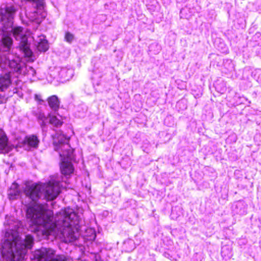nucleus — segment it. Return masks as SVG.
Wrapping results in <instances>:
<instances>
[{
    "instance_id": "2",
    "label": "nucleus",
    "mask_w": 261,
    "mask_h": 261,
    "mask_svg": "<svg viewBox=\"0 0 261 261\" xmlns=\"http://www.w3.org/2000/svg\"><path fill=\"white\" fill-rule=\"evenodd\" d=\"M20 240L17 238L12 240L7 239L3 243V252L10 254L12 261H21L24 256V249H20Z\"/></svg>"
},
{
    "instance_id": "3",
    "label": "nucleus",
    "mask_w": 261,
    "mask_h": 261,
    "mask_svg": "<svg viewBox=\"0 0 261 261\" xmlns=\"http://www.w3.org/2000/svg\"><path fill=\"white\" fill-rule=\"evenodd\" d=\"M60 182L51 179L48 182L42 184V191L44 198L47 201L55 200L61 193Z\"/></svg>"
},
{
    "instance_id": "14",
    "label": "nucleus",
    "mask_w": 261,
    "mask_h": 261,
    "mask_svg": "<svg viewBox=\"0 0 261 261\" xmlns=\"http://www.w3.org/2000/svg\"><path fill=\"white\" fill-rule=\"evenodd\" d=\"M19 48L24 54L25 57L31 58L33 56V53L30 48L27 36H24L22 40L20 41Z\"/></svg>"
},
{
    "instance_id": "23",
    "label": "nucleus",
    "mask_w": 261,
    "mask_h": 261,
    "mask_svg": "<svg viewBox=\"0 0 261 261\" xmlns=\"http://www.w3.org/2000/svg\"><path fill=\"white\" fill-rule=\"evenodd\" d=\"M55 261H68L67 259L63 255L58 254V256L56 257Z\"/></svg>"
},
{
    "instance_id": "17",
    "label": "nucleus",
    "mask_w": 261,
    "mask_h": 261,
    "mask_svg": "<svg viewBox=\"0 0 261 261\" xmlns=\"http://www.w3.org/2000/svg\"><path fill=\"white\" fill-rule=\"evenodd\" d=\"M2 45L6 51H9L13 44L12 39L9 36L5 35L2 38Z\"/></svg>"
},
{
    "instance_id": "15",
    "label": "nucleus",
    "mask_w": 261,
    "mask_h": 261,
    "mask_svg": "<svg viewBox=\"0 0 261 261\" xmlns=\"http://www.w3.org/2000/svg\"><path fill=\"white\" fill-rule=\"evenodd\" d=\"M33 237L31 234H27L25 236V239L24 240V243L22 244L21 241L20 240V245H19V246H20V249H31L33 246Z\"/></svg>"
},
{
    "instance_id": "19",
    "label": "nucleus",
    "mask_w": 261,
    "mask_h": 261,
    "mask_svg": "<svg viewBox=\"0 0 261 261\" xmlns=\"http://www.w3.org/2000/svg\"><path fill=\"white\" fill-rule=\"evenodd\" d=\"M23 29L21 27H16L13 29L12 33L13 36L16 40H20V41L22 40V38L26 35L23 33Z\"/></svg>"
},
{
    "instance_id": "6",
    "label": "nucleus",
    "mask_w": 261,
    "mask_h": 261,
    "mask_svg": "<svg viewBox=\"0 0 261 261\" xmlns=\"http://www.w3.org/2000/svg\"><path fill=\"white\" fill-rule=\"evenodd\" d=\"M42 184H33L26 186L24 189L25 195L33 201L38 200L43 193Z\"/></svg>"
},
{
    "instance_id": "4",
    "label": "nucleus",
    "mask_w": 261,
    "mask_h": 261,
    "mask_svg": "<svg viewBox=\"0 0 261 261\" xmlns=\"http://www.w3.org/2000/svg\"><path fill=\"white\" fill-rule=\"evenodd\" d=\"M58 256L56 250L51 248L41 247L35 251V261H55Z\"/></svg>"
},
{
    "instance_id": "11",
    "label": "nucleus",
    "mask_w": 261,
    "mask_h": 261,
    "mask_svg": "<svg viewBox=\"0 0 261 261\" xmlns=\"http://www.w3.org/2000/svg\"><path fill=\"white\" fill-rule=\"evenodd\" d=\"M53 145L55 149H59L60 147H62L64 144H67L69 143L70 137H67L63 134H56L53 136Z\"/></svg>"
},
{
    "instance_id": "7",
    "label": "nucleus",
    "mask_w": 261,
    "mask_h": 261,
    "mask_svg": "<svg viewBox=\"0 0 261 261\" xmlns=\"http://www.w3.org/2000/svg\"><path fill=\"white\" fill-rule=\"evenodd\" d=\"M65 220H63L64 228L62 230V234L66 240V242H72L77 239L74 231L72 229L71 225L68 222H66V219H69V215L65 212Z\"/></svg>"
},
{
    "instance_id": "1",
    "label": "nucleus",
    "mask_w": 261,
    "mask_h": 261,
    "mask_svg": "<svg viewBox=\"0 0 261 261\" xmlns=\"http://www.w3.org/2000/svg\"><path fill=\"white\" fill-rule=\"evenodd\" d=\"M47 207V204H36L29 206L25 212L26 218L31 223L30 227L35 226L32 231L44 238L55 231L57 226L53 220V212Z\"/></svg>"
},
{
    "instance_id": "8",
    "label": "nucleus",
    "mask_w": 261,
    "mask_h": 261,
    "mask_svg": "<svg viewBox=\"0 0 261 261\" xmlns=\"http://www.w3.org/2000/svg\"><path fill=\"white\" fill-rule=\"evenodd\" d=\"M40 140L36 135H29L25 136L24 139L20 142V145L27 148L36 149L38 147Z\"/></svg>"
},
{
    "instance_id": "21",
    "label": "nucleus",
    "mask_w": 261,
    "mask_h": 261,
    "mask_svg": "<svg viewBox=\"0 0 261 261\" xmlns=\"http://www.w3.org/2000/svg\"><path fill=\"white\" fill-rule=\"evenodd\" d=\"M15 189H13L11 188L9 190L8 195L10 198H14L15 196L18 195L19 194V190L16 186H15Z\"/></svg>"
},
{
    "instance_id": "18",
    "label": "nucleus",
    "mask_w": 261,
    "mask_h": 261,
    "mask_svg": "<svg viewBox=\"0 0 261 261\" xmlns=\"http://www.w3.org/2000/svg\"><path fill=\"white\" fill-rule=\"evenodd\" d=\"M36 47L38 51L45 52L49 48L47 40L45 38H40L36 45Z\"/></svg>"
},
{
    "instance_id": "10",
    "label": "nucleus",
    "mask_w": 261,
    "mask_h": 261,
    "mask_svg": "<svg viewBox=\"0 0 261 261\" xmlns=\"http://www.w3.org/2000/svg\"><path fill=\"white\" fill-rule=\"evenodd\" d=\"M55 150L59 152L61 160H72L74 158V149L70 147L69 143L60 147L59 149Z\"/></svg>"
},
{
    "instance_id": "16",
    "label": "nucleus",
    "mask_w": 261,
    "mask_h": 261,
    "mask_svg": "<svg viewBox=\"0 0 261 261\" xmlns=\"http://www.w3.org/2000/svg\"><path fill=\"white\" fill-rule=\"evenodd\" d=\"M49 106L53 110L57 111L60 106V101L58 97L56 95H52L47 99Z\"/></svg>"
},
{
    "instance_id": "22",
    "label": "nucleus",
    "mask_w": 261,
    "mask_h": 261,
    "mask_svg": "<svg viewBox=\"0 0 261 261\" xmlns=\"http://www.w3.org/2000/svg\"><path fill=\"white\" fill-rule=\"evenodd\" d=\"M64 38L66 41L71 43L74 39V35L69 32H66Z\"/></svg>"
},
{
    "instance_id": "5",
    "label": "nucleus",
    "mask_w": 261,
    "mask_h": 261,
    "mask_svg": "<svg viewBox=\"0 0 261 261\" xmlns=\"http://www.w3.org/2000/svg\"><path fill=\"white\" fill-rule=\"evenodd\" d=\"M16 11L17 9L12 5L7 6L4 9H1V21L5 29L12 25V20Z\"/></svg>"
},
{
    "instance_id": "20",
    "label": "nucleus",
    "mask_w": 261,
    "mask_h": 261,
    "mask_svg": "<svg viewBox=\"0 0 261 261\" xmlns=\"http://www.w3.org/2000/svg\"><path fill=\"white\" fill-rule=\"evenodd\" d=\"M49 123L56 127L61 126L63 123L62 120L58 119L55 116H51L50 117Z\"/></svg>"
},
{
    "instance_id": "13",
    "label": "nucleus",
    "mask_w": 261,
    "mask_h": 261,
    "mask_svg": "<svg viewBox=\"0 0 261 261\" xmlns=\"http://www.w3.org/2000/svg\"><path fill=\"white\" fill-rule=\"evenodd\" d=\"M68 160H61L60 165L61 172L65 176L70 175L74 171V167L71 162L68 161Z\"/></svg>"
},
{
    "instance_id": "24",
    "label": "nucleus",
    "mask_w": 261,
    "mask_h": 261,
    "mask_svg": "<svg viewBox=\"0 0 261 261\" xmlns=\"http://www.w3.org/2000/svg\"><path fill=\"white\" fill-rule=\"evenodd\" d=\"M35 99L38 102H41L43 101V100L41 98V96L40 94H35Z\"/></svg>"
},
{
    "instance_id": "12",
    "label": "nucleus",
    "mask_w": 261,
    "mask_h": 261,
    "mask_svg": "<svg viewBox=\"0 0 261 261\" xmlns=\"http://www.w3.org/2000/svg\"><path fill=\"white\" fill-rule=\"evenodd\" d=\"M11 78L10 72L8 70L4 71L0 73V90L1 91L8 89L11 84Z\"/></svg>"
},
{
    "instance_id": "9",
    "label": "nucleus",
    "mask_w": 261,
    "mask_h": 261,
    "mask_svg": "<svg viewBox=\"0 0 261 261\" xmlns=\"http://www.w3.org/2000/svg\"><path fill=\"white\" fill-rule=\"evenodd\" d=\"M12 150L9 145V139L6 133L3 129H0V154L8 153Z\"/></svg>"
},
{
    "instance_id": "25",
    "label": "nucleus",
    "mask_w": 261,
    "mask_h": 261,
    "mask_svg": "<svg viewBox=\"0 0 261 261\" xmlns=\"http://www.w3.org/2000/svg\"><path fill=\"white\" fill-rule=\"evenodd\" d=\"M6 102V98L4 96H1L0 97V104L4 103Z\"/></svg>"
}]
</instances>
